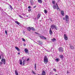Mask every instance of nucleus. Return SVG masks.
<instances>
[{
    "instance_id": "de8ad7c7",
    "label": "nucleus",
    "mask_w": 75,
    "mask_h": 75,
    "mask_svg": "<svg viewBox=\"0 0 75 75\" xmlns=\"http://www.w3.org/2000/svg\"><path fill=\"white\" fill-rule=\"evenodd\" d=\"M55 75H58V74H56Z\"/></svg>"
},
{
    "instance_id": "dca6fc26",
    "label": "nucleus",
    "mask_w": 75,
    "mask_h": 75,
    "mask_svg": "<svg viewBox=\"0 0 75 75\" xmlns=\"http://www.w3.org/2000/svg\"><path fill=\"white\" fill-rule=\"evenodd\" d=\"M15 48H16V50H17V51H20V49H19L18 48V47H17L16 46L15 47Z\"/></svg>"
},
{
    "instance_id": "e433bc0d",
    "label": "nucleus",
    "mask_w": 75,
    "mask_h": 75,
    "mask_svg": "<svg viewBox=\"0 0 75 75\" xmlns=\"http://www.w3.org/2000/svg\"><path fill=\"white\" fill-rule=\"evenodd\" d=\"M30 3H31L32 5H33V3H32V2H31V1H30Z\"/></svg>"
},
{
    "instance_id": "412c9836",
    "label": "nucleus",
    "mask_w": 75,
    "mask_h": 75,
    "mask_svg": "<svg viewBox=\"0 0 75 75\" xmlns=\"http://www.w3.org/2000/svg\"><path fill=\"white\" fill-rule=\"evenodd\" d=\"M52 41L54 42V41H56V39L55 38H53L52 39Z\"/></svg>"
},
{
    "instance_id": "0eeeda50",
    "label": "nucleus",
    "mask_w": 75,
    "mask_h": 75,
    "mask_svg": "<svg viewBox=\"0 0 75 75\" xmlns=\"http://www.w3.org/2000/svg\"><path fill=\"white\" fill-rule=\"evenodd\" d=\"M65 18L66 21H68L69 20V17L67 15H66Z\"/></svg>"
},
{
    "instance_id": "864d4df0",
    "label": "nucleus",
    "mask_w": 75,
    "mask_h": 75,
    "mask_svg": "<svg viewBox=\"0 0 75 75\" xmlns=\"http://www.w3.org/2000/svg\"><path fill=\"white\" fill-rule=\"evenodd\" d=\"M18 1H19V0H18Z\"/></svg>"
},
{
    "instance_id": "20e7f679",
    "label": "nucleus",
    "mask_w": 75,
    "mask_h": 75,
    "mask_svg": "<svg viewBox=\"0 0 75 75\" xmlns=\"http://www.w3.org/2000/svg\"><path fill=\"white\" fill-rule=\"evenodd\" d=\"M59 51L60 52L64 51V49L62 47H60L59 48Z\"/></svg>"
},
{
    "instance_id": "6e6552de",
    "label": "nucleus",
    "mask_w": 75,
    "mask_h": 75,
    "mask_svg": "<svg viewBox=\"0 0 75 75\" xmlns=\"http://www.w3.org/2000/svg\"><path fill=\"white\" fill-rule=\"evenodd\" d=\"M49 33L50 35L52 34V29L51 28L50 29Z\"/></svg>"
},
{
    "instance_id": "a878e982",
    "label": "nucleus",
    "mask_w": 75,
    "mask_h": 75,
    "mask_svg": "<svg viewBox=\"0 0 75 75\" xmlns=\"http://www.w3.org/2000/svg\"><path fill=\"white\" fill-rule=\"evenodd\" d=\"M32 30H33V31H35V29L34 28H33L31 27V29Z\"/></svg>"
},
{
    "instance_id": "09e8293b",
    "label": "nucleus",
    "mask_w": 75,
    "mask_h": 75,
    "mask_svg": "<svg viewBox=\"0 0 75 75\" xmlns=\"http://www.w3.org/2000/svg\"><path fill=\"white\" fill-rule=\"evenodd\" d=\"M38 75H40V74H38Z\"/></svg>"
},
{
    "instance_id": "7ed1b4c3",
    "label": "nucleus",
    "mask_w": 75,
    "mask_h": 75,
    "mask_svg": "<svg viewBox=\"0 0 75 75\" xmlns=\"http://www.w3.org/2000/svg\"><path fill=\"white\" fill-rule=\"evenodd\" d=\"M56 6H53V8L54 9H55V8H57V10H59V7H58V4H57V3H56ZM56 6H57V7H56Z\"/></svg>"
},
{
    "instance_id": "423d86ee",
    "label": "nucleus",
    "mask_w": 75,
    "mask_h": 75,
    "mask_svg": "<svg viewBox=\"0 0 75 75\" xmlns=\"http://www.w3.org/2000/svg\"><path fill=\"white\" fill-rule=\"evenodd\" d=\"M64 39L65 40H68V37L67 36V35L65 34L64 35Z\"/></svg>"
},
{
    "instance_id": "4468645a",
    "label": "nucleus",
    "mask_w": 75,
    "mask_h": 75,
    "mask_svg": "<svg viewBox=\"0 0 75 75\" xmlns=\"http://www.w3.org/2000/svg\"><path fill=\"white\" fill-rule=\"evenodd\" d=\"M70 46L71 49V50L74 49V47L72 45H70Z\"/></svg>"
},
{
    "instance_id": "4be33fe9",
    "label": "nucleus",
    "mask_w": 75,
    "mask_h": 75,
    "mask_svg": "<svg viewBox=\"0 0 75 75\" xmlns=\"http://www.w3.org/2000/svg\"><path fill=\"white\" fill-rule=\"evenodd\" d=\"M40 16H41V15L40 14H38V15L37 16V18H39L40 17Z\"/></svg>"
},
{
    "instance_id": "58836bf2",
    "label": "nucleus",
    "mask_w": 75,
    "mask_h": 75,
    "mask_svg": "<svg viewBox=\"0 0 75 75\" xmlns=\"http://www.w3.org/2000/svg\"><path fill=\"white\" fill-rule=\"evenodd\" d=\"M0 64H3V62H0Z\"/></svg>"
},
{
    "instance_id": "7c9ffc66",
    "label": "nucleus",
    "mask_w": 75,
    "mask_h": 75,
    "mask_svg": "<svg viewBox=\"0 0 75 75\" xmlns=\"http://www.w3.org/2000/svg\"><path fill=\"white\" fill-rule=\"evenodd\" d=\"M31 11V8H29L28 10V11Z\"/></svg>"
},
{
    "instance_id": "c9c22d12",
    "label": "nucleus",
    "mask_w": 75,
    "mask_h": 75,
    "mask_svg": "<svg viewBox=\"0 0 75 75\" xmlns=\"http://www.w3.org/2000/svg\"><path fill=\"white\" fill-rule=\"evenodd\" d=\"M32 72H33V74H35V72H34L33 71H32Z\"/></svg>"
},
{
    "instance_id": "3c124183",
    "label": "nucleus",
    "mask_w": 75,
    "mask_h": 75,
    "mask_svg": "<svg viewBox=\"0 0 75 75\" xmlns=\"http://www.w3.org/2000/svg\"><path fill=\"white\" fill-rule=\"evenodd\" d=\"M36 34H37V33H36Z\"/></svg>"
},
{
    "instance_id": "c03bdc74",
    "label": "nucleus",
    "mask_w": 75,
    "mask_h": 75,
    "mask_svg": "<svg viewBox=\"0 0 75 75\" xmlns=\"http://www.w3.org/2000/svg\"><path fill=\"white\" fill-rule=\"evenodd\" d=\"M36 7V6H35L33 7V8H35V7Z\"/></svg>"
},
{
    "instance_id": "37998d69",
    "label": "nucleus",
    "mask_w": 75,
    "mask_h": 75,
    "mask_svg": "<svg viewBox=\"0 0 75 75\" xmlns=\"http://www.w3.org/2000/svg\"><path fill=\"white\" fill-rule=\"evenodd\" d=\"M67 74H69V71H67Z\"/></svg>"
},
{
    "instance_id": "f257e3e1",
    "label": "nucleus",
    "mask_w": 75,
    "mask_h": 75,
    "mask_svg": "<svg viewBox=\"0 0 75 75\" xmlns=\"http://www.w3.org/2000/svg\"><path fill=\"white\" fill-rule=\"evenodd\" d=\"M48 59L47 58V56H45L44 58V63L45 64H47L48 63Z\"/></svg>"
},
{
    "instance_id": "8fccbe9b",
    "label": "nucleus",
    "mask_w": 75,
    "mask_h": 75,
    "mask_svg": "<svg viewBox=\"0 0 75 75\" xmlns=\"http://www.w3.org/2000/svg\"><path fill=\"white\" fill-rule=\"evenodd\" d=\"M23 15H25V14H23Z\"/></svg>"
},
{
    "instance_id": "aec40b11",
    "label": "nucleus",
    "mask_w": 75,
    "mask_h": 75,
    "mask_svg": "<svg viewBox=\"0 0 75 75\" xmlns=\"http://www.w3.org/2000/svg\"><path fill=\"white\" fill-rule=\"evenodd\" d=\"M19 61L20 62V65H22V64H23V62H22V60H20Z\"/></svg>"
},
{
    "instance_id": "603ef678",
    "label": "nucleus",
    "mask_w": 75,
    "mask_h": 75,
    "mask_svg": "<svg viewBox=\"0 0 75 75\" xmlns=\"http://www.w3.org/2000/svg\"><path fill=\"white\" fill-rule=\"evenodd\" d=\"M35 42V43H36V42Z\"/></svg>"
},
{
    "instance_id": "a211bd4d",
    "label": "nucleus",
    "mask_w": 75,
    "mask_h": 75,
    "mask_svg": "<svg viewBox=\"0 0 75 75\" xmlns=\"http://www.w3.org/2000/svg\"><path fill=\"white\" fill-rule=\"evenodd\" d=\"M38 1L39 3H41L42 2V0H38Z\"/></svg>"
},
{
    "instance_id": "473e14b6",
    "label": "nucleus",
    "mask_w": 75,
    "mask_h": 75,
    "mask_svg": "<svg viewBox=\"0 0 75 75\" xmlns=\"http://www.w3.org/2000/svg\"><path fill=\"white\" fill-rule=\"evenodd\" d=\"M52 3L53 4H55V1H52Z\"/></svg>"
},
{
    "instance_id": "f03ea898",
    "label": "nucleus",
    "mask_w": 75,
    "mask_h": 75,
    "mask_svg": "<svg viewBox=\"0 0 75 75\" xmlns=\"http://www.w3.org/2000/svg\"><path fill=\"white\" fill-rule=\"evenodd\" d=\"M50 27L52 28V30H54V28L55 29V30H57V27H56V25H52Z\"/></svg>"
},
{
    "instance_id": "f3484780",
    "label": "nucleus",
    "mask_w": 75,
    "mask_h": 75,
    "mask_svg": "<svg viewBox=\"0 0 75 75\" xmlns=\"http://www.w3.org/2000/svg\"><path fill=\"white\" fill-rule=\"evenodd\" d=\"M41 75H45V72L43 71Z\"/></svg>"
},
{
    "instance_id": "2f4dec72",
    "label": "nucleus",
    "mask_w": 75,
    "mask_h": 75,
    "mask_svg": "<svg viewBox=\"0 0 75 75\" xmlns=\"http://www.w3.org/2000/svg\"><path fill=\"white\" fill-rule=\"evenodd\" d=\"M25 60H24L23 61V65H24V62H25Z\"/></svg>"
},
{
    "instance_id": "39448f33",
    "label": "nucleus",
    "mask_w": 75,
    "mask_h": 75,
    "mask_svg": "<svg viewBox=\"0 0 75 75\" xmlns=\"http://www.w3.org/2000/svg\"><path fill=\"white\" fill-rule=\"evenodd\" d=\"M1 62H2L4 63V64L5 65L6 64V60L4 58H2L1 60Z\"/></svg>"
},
{
    "instance_id": "4c0bfd02",
    "label": "nucleus",
    "mask_w": 75,
    "mask_h": 75,
    "mask_svg": "<svg viewBox=\"0 0 75 75\" xmlns=\"http://www.w3.org/2000/svg\"><path fill=\"white\" fill-rule=\"evenodd\" d=\"M28 8H31V6H28Z\"/></svg>"
},
{
    "instance_id": "1a4fd4ad",
    "label": "nucleus",
    "mask_w": 75,
    "mask_h": 75,
    "mask_svg": "<svg viewBox=\"0 0 75 75\" xmlns=\"http://www.w3.org/2000/svg\"><path fill=\"white\" fill-rule=\"evenodd\" d=\"M39 37L41 39H45V40H46V38L44 37V36H40Z\"/></svg>"
},
{
    "instance_id": "9b49d317",
    "label": "nucleus",
    "mask_w": 75,
    "mask_h": 75,
    "mask_svg": "<svg viewBox=\"0 0 75 75\" xmlns=\"http://www.w3.org/2000/svg\"><path fill=\"white\" fill-rule=\"evenodd\" d=\"M61 14L63 16H64V11H61Z\"/></svg>"
},
{
    "instance_id": "c756f323",
    "label": "nucleus",
    "mask_w": 75,
    "mask_h": 75,
    "mask_svg": "<svg viewBox=\"0 0 75 75\" xmlns=\"http://www.w3.org/2000/svg\"><path fill=\"white\" fill-rule=\"evenodd\" d=\"M5 33L6 34V35L7 34V30H5Z\"/></svg>"
},
{
    "instance_id": "a18cd8bd",
    "label": "nucleus",
    "mask_w": 75,
    "mask_h": 75,
    "mask_svg": "<svg viewBox=\"0 0 75 75\" xmlns=\"http://www.w3.org/2000/svg\"><path fill=\"white\" fill-rule=\"evenodd\" d=\"M0 59H1V56L0 55Z\"/></svg>"
},
{
    "instance_id": "ea45409f",
    "label": "nucleus",
    "mask_w": 75,
    "mask_h": 75,
    "mask_svg": "<svg viewBox=\"0 0 75 75\" xmlns=\"http://www.w3.org/2000/svg\"><path fill=\"white\" fill-rule=\"evenodd\" d=\"M23 45L24 46H25V45H26L25 44H23Z\"/></svg>"
},
{
    "instance_id": "bb28decb",
    "label": "nucleus",
    "mask_w": 75,
    "mask_h": 75,
    "mask_svg": "<svg viewBox=\"0 0 75 75\" xmlns=\"http://www.w3.org/2000/svg\"><path fill=\"white\" fill-rule=\"evenodd\" d=\"M37 67V65L36 64H35V70H36V67Z\"/></svg>"
},
{
    "instance_id": "f704fd0d",
    "label": "nucleus",
    "mask_w": 75,
    "mask_h": 75,
    "mask_svg": "<svg viewBox=\"0 0 75 75\" xmlns=\"http://www.w3.org/2000/svg\"><path fill=\"white\" fill-rule=\"evenodd\" d=\"M19 17H20V18H23V17H22V16H21L20 15H19Z\"/></svg>"
},
{
    "instance_id": "5701e85b",
    "label": "nucleus",
    "mask_w": 75,
    "mask_h": 75,
    "mask_svg": "<svg viewBox=\"0 0 75 75\" xmlns=\"http://www.w3.org/2000/svg\"><path fill=\"white\" fill-rule=\"evenodd\" d=\"M55 61H56V62H58V61H59V59H55Z\"/></svg>"
},
{
    "instance_id": "6ab92c4d",
    "label": "nucleus",
    "mask_w": 75,
    "mask_h": 75,
    "mask_svg": "<svg viewBox=\"0 0 75 75\" xmlns=\"http://www.w3.org/2000/svg\"><path fill=\"white\" fill-rule=\"evenodd\" d=\"M28 31H30L31 30V27H29L28 28Z\"/></svg>"
},
{
    "instance_id": "a19ab883",
    "label": "nucleus",
    "mask_w": 75,
    "mask_h": 75,
    "mask_svg": "<svg viewBox=\"0 0 75 75\" xmlns=\"http://www.w3.org/2000/svg\"><path fill=\"white\" fill-rule=\"evenodd\" d=\"M29 61V58H28L27 59V61Z\"/></svg>"
},
{
    "instance_id": "ddd939ff",
    "label": "nucleus",
    "mask_w": 75,
    "mask_h": 75,
    "mask_svg": "<svg viewBox=\"0 0 75 75\" xmlns=\"http://www.w3.org/2000/svg\"><path fill=\"white\" fill-rule=\"evenodd\" d=\"M15 73L16 75H18V71L17 70H15Z\"/></svg>"
},
{
    "instance_id": "393cba45",
    "label": "nucleus",
    "mask_w": 75,
    "mask_h": 75,
    "mask_svg": "<svg viewBox=\"0 0 75 75\" xmlns=\"http://www.w3.org/2000/svg\"><path fill=\"white\" fill-rule=\"evenodd\" d=\"M45 14L47 13V11L46 9H45Z\"/></svg>"
},
{
    "instance_id": "72a5a7b5",
    "label": "nucleus",
    "mask_w": 75,
    "mask_h": 75,
    "mask_svg": "<svg viewBox=\"0 0 75 75\" xmlns=\"http://www.w3.org/2000/svg\"><path fill=\"white\" fill-rule=\"evenodd\" d=\"M10 8H11V9H12V6H11V5H10Z\"/></svg>"
},
{
    "instance_id": "f8f14e48",
    "label": "nucleus",
    "mask_w": 75,
    "mask_h": 75,
    "mask_svg": "<svg viewBox=\"0 0 75 75\" xmlns=\"http://www.w3.org/2000/svg\"><path fill=\"white\" fill-rule=\"evenodd\" d=\"M28 50L27 48L25 49V52L26 53H28Z\"/></svg>"
},
{
    "instance_id": "79ce46f5",
    "label": "nucleus",
    "mask_w": 75,
    "mask_h": 75,
    "mask_svg": "<svg viewBox=\"0 0 75 75\" xmlns=\"http://www.w3.org/2000/svg\"><path fill=\"white\" fill-rule=\"evenodd\" d=\"M63 20H65V18H63Z\"/></svg>"
},
{
    "instance_id": "49530a36",
    "label": "nucleus",
    "mask_w": 75,
    "mask_h": 75,
    "mask_svg": "<svg viewBox=\"0 0 75 75\" xmlns=\"http://www.w3.org/2000/svg\"><path fill=\"white\" fill-rule=\"evenodd\" d=\"M18 54H19V55H20V53H18Z\"/></svg>"
},
{
    "instance_id": "9d476101",
    "label": "nucleus",
    "mask_w": 75,
    "mask_h": 75,
    "mask_svg": "<svg viewBox=\"0 0 75 75\" xmlns=\"http://www.w3.org/2000/svg\"><path fill=\"white\" fill-rule=\"evenodd\" d=\"M59 58H60L61 59H62L64 58V56H63V55H60L59 56Z\"/></svg>"
},
{
    "instance_id": "c85d7f7f",
    "label": "nucleus",
    "mask_w": 75,
    "mask_h": 75,
    "mask_svg": "<svg viewBox=\"0 0 75 75\" xmlns=\"http://www.w3.org/2000/svg\"><path fill=\"white\" fill-rule=\"evenodd\" d=\"M53 70L54 71V72H57V70L55 69V68H54L53 69Z\"/></svg>"
},
{
    "instance_id": "cd10ccee",
    "label": "nucleus",
    "mask_w": 75,
    "mask_h": 75,
    "mask_svg": "<svg viewBox=\"0 0 75 75\" xmlns=\"http://www.w3.org/2000/svg\"><path fill=\"white\" fill-rule=\"evenodd\" d=\"M22 40L23 41H24V42H25V39H24V38H22Z\"/></svg>"
},
{
    "instance_id": "2eb2a0df",
    "label": "nucleus",
    "mask_w": 75,
    "mask_h": 75,
    "mask_svg": "<svg viewBox=\"0 0 75 75\" xmlns=\"http://www.w3.org/2000/svg\"><path fill=\"white\" fill-rule=\"evenodd\" d=\"M16 23L18 25H20V23L18 22V21H15Z\"/></svg>"
},
{
    "instance_id": "b1692460",
    "label": "nucleus",
    "mask_w": 75,
    "mask_h": 75,
    "mask_svg": "<svg viewBox=\"0 0 75 75\" xmlns=\"http://www.w3.org/2000/svg\"><path fill=\"white\" fill-rule=\"evenodd\" d=\"M38 42L39 43H40V44H39V45H40L41 44V41L40 40H38Z\"/></svg>"
}]
</instances>
